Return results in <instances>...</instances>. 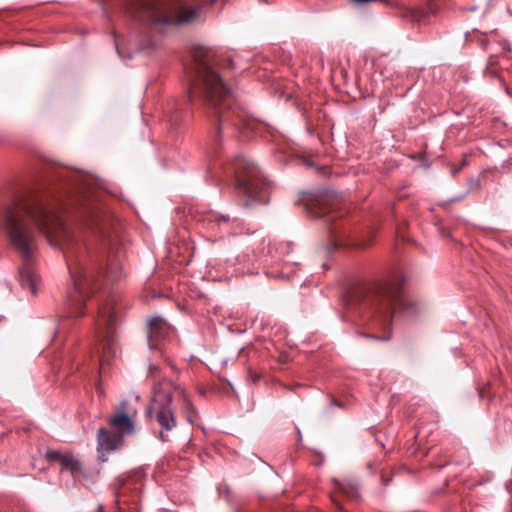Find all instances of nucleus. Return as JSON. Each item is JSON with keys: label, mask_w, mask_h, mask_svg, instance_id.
Returning <instances> with one entry per match:
<instances>
[{"label": "nucleus", "mask_w": 512, "mask_h": 512, "mask_svg": "<svg viewBox=\"0 0 512 512\" xmlns=\"http://www.w3.org/2000/svg\"><path fill=\"white\" fill-rule=\"evenodd\" d=\"M0 226L23 260L19 270L21 286L33 295L37 294V275L31 262L36 254L38 235H45L51 245L62 248L73 284L67 294L68 313L71 317H81L84 303L93 294L98 277L97 262L87 244L38 199L18 197L3 205Z\"/></svg>", "instance_id": "obj_1"}, {"label": "nucleus", "mask_w": 512, "mask_h": 512, "mask_svg": "<svg viewBox=\"0 0 512 512\" xmlns=\"http://www.w3.org/2000/svg\"><path fill=\"white\" fill-rule=\"evenodd\" d=\"M216 61L209 49L200 48L193 53V64L190 68V98H199L207 115L214 120L216 134L226 125H233L242 133L249 128L243 111L234 107L231 90L224 82L215 67Z\"/></svg>", "instance_id": "obj_2"}, {"label": "nucleus", "mask_w": 512, "mask_h": 512, "mask_svg": "<svg viewBox=\"0 0 512 512\" xmlns=\"http://www.w3.org/2000/svg\"><path fill=\"white\" fill-rule=\"evenodd\" d=\"M343 302L361 320L381 328L390 325L395 304L401 305L407 315L417 311L415 303L401 299L399 288L387 282L357 284L348 290Z\"/></svg>", "instance_id": "obj_3"}, {"label": "nucleus", "mask_w": 512, "mask_h": 512, "mask_svg": "<svg viewBox=\"0 0 512 512\" xmlns=\"http://www.w3.org/2000/svg\"><path fill=\"white\" fill-rule=\"evenodd\" d=\"M217 0H199L188 6L184 0H139L135 8L137 19L153 28L164 25H181L195 21L203 8Z\"/></svg>", "instance_id": "obj_4"}, {"label": "nucleus", "mask_w": 512, "mask_h": 512, "mask_svg": "<svg viewBox=\"0 0 512 512\" xmlns=\"http://www.w3.org/2000/svg\"><path fill=\"white\" fill-rule=\"evenodd\" d=\"M237 192L245 198L243 206L263 204L268 200L270 183L260 170L244 157H238L234 163Z\"/></svg>", "instance_id": "obj_5"}, {"label": "nucleus", "mask_w": 512, "mask_h": 512, "mask_svg": "<svg viewBox=\"0 0 512 512\" xmlns=\"http://www.w3.org/2000/svg\"><path fill=\"white\" fill-rule=\"evenodd\" d=\"M125 405V401L121 402L118 412L109 417L108 424L111 430L104 427L98 430V453L103 462L107 460L105 454L120 449L124 444V436L134 432V422L125 411Z\"/></svg>", "instance_id": "obj_6"}, {"label": "nucleus", "mask_w": 512, "mask_h": 512, "mask_svg": "<svg viewBox=\"0 0 512 512\" xmlns=\"http://www.w3.org/2000/svg\"><path fill=\"white\" fill-rule=\"evenodd\" d=\"M172 381L167 378L160 379L153 388V398L147 413L154 418L160 426V438L165 441L164 434L177 426V418L172 409L174 400L171 391Z\"/></svg>", "instance_id": "obj_7"}, {"label": "nucleus", "mask_w": 512, "mask_h": 512, "mask_svg": "<svg viewBox=\"0 0 512 512\" xmlns=\"http://www.w3.org/2000/svg\"><path fill=\"white\" fill-rule=\"evenodd\" d=\"M117 314L112 302H106L99 307L97 325L99 329V337L102 339L103 355L100 359L101 369L104 362L108 361L110 354H115L114 343V325L116 323Z\"/></svg>", "instance_id": "obj_8"}, {"label": "nucleus", "mask_w": 512, "mask_h": 512, "mask_svg": "<svg viewBox=\"0 0 512 512\" xmlns=\"http://www.w3.org/2000/svg\"><path fill=\"white\" fill-rule=\"evenodd\" d=\"M170 332L167 322L161 317H152L148 321L147 340L149 348L154 350L160 341L164 340Z\"/></svg>", "instance_id": "obj_9"}, {"label": "nucleus", "mask_w": 512, "mask_h": 512, "mask_svg": "<svg viewBox=\"0 0 512 512\" xmlns=\"http://www.w3.org/2000/svg\"><path fill=\"white\" fill-rule=\"evenodd\" d=\"M171 391L174 400L182 405L183 411L186 414V419L189 423H193L192 416L197 413L196 408L188 398L184 387L172 382Z\"/></svg>", "instance_id": "obj_10"}, {"label": "nucleus", "mask_w": 512, "mask_h": 512, "mask_svg": "<svg viewBox=\"0 0 512 512\" xmlns=\"http://www.w3.org/2000/svg\"><path fill=\"white\" fill-rule=\"evenodd\" d=\"M335 489L337 492L346 495L347 497L354 499L359 496L358 484L349 479L334 480Z\"/></svg>", "instance_id": "obj_11"}, {"label": "nucleus", "mask_w": 512, "mask_h": 512, "mask_svg": "<svg viewBox=\"0 0 512 512\" xmlns=\"http://www.w3.org/2000/svg\"><path fill=\"white\" fill-rule=\"evenodd\" d=\"M236 262L239 266L236 270V274H255L258 272V266L255 265L253 256L249 254L237 256Z\"/></svg>", "instance_id": "obj_12"}, {"label": "nucleus", "mask_w": 512, "mask_h": 512, "mask_svg": "<svg viewBox=\"0 0 512 512\" xmlns=\"http://www.w3.org/2000/svg\"><path fill=\"white\" fill-rule=\"evenodd\" d=\"M60 464L62 469L70 471L72 475L80 473L82 470L80 461L71 453H65V455L61 457Z\"/></svg>", "instance_id": "obj_13"}, {"label": "nucleus", "mask_w": 512, "mask_h": 512, "mask_svg": "<svg viewBox=\"0 0 512 512\" xmlns=\"http://www.w3.org/2000/svg\"><path fill=\"white\" fill-rule=\"evenodd\" d=\"M465 40L468 42L477 41L483 49H487L489 39L486 35L480 33L478 30H474L471 33L465 34Z\"/></svg>", "instance_id": "obj_14"}, {"label": "nucleus", "mask_w": 512, "mask_h": 512, "mask_svg": "<svg viewBox=\"0 0 512 512\" xmlns=\"http://www.w3.org/2000/svg\"><path fill=\"white\" fill-rule=\"evenodd\" d=\"M330 231L334 237V246H341L345 244L344 240L347 236L346 231L342 230V228L337 225H331Z\"/></svg>", "instance_id": "obj_15"}, {"label": "nucleus", "mask_w": 512, "mask_h": 512, "mask_svg": "<svg viewBox=\"0 0 512 512\" xmlns=\"http://www.w3.org/2000/svg\"><path fill=\"white\" fill-rule=\"evenodd\" d=\"M64 455L65 453H61L56 450H48L45 454L46 458L49 461H58L59 463H61V457H63Z\"/></svg>", "instance_id": "obj_16"}, {"label": "nucleus", "mask_w": 512, "mask_h": 512, "mask_svg": "<svg viewBox=\"0 0 512 512\" xmlns=\"http://www.w3.org/2000/svg\"><path fill=\"white\" fill-rule=\"evenodd\" d=\"M292 268L293 266L292 265H289L288 263H285L282 268H281V271L278 273V274H275L274 276L275 277H280V278H290V272L292 271Z\"/></svg>", "instance_id": "obj_17"}, {"label": "nucleus", "mask_w": 512, "mask_h": 512, "mask_svg": "<svg viewBox=\"0 0 512 512\" xmlns=\"http://www.w3.org/2000/svg\"><path fill=\"white\" fill-rule=\"evenodd\" d=\"M315 217H324L326 218L327 223L331 225V222L334 220V217L328 216V211L326 208H319L317 211L313 212Z\"/></svg>", "instance_id": "obj_18"}, {"label": "nucleus", "mask_w": 512, "mask_h": 512, "mask_svg": "<svg viewBox=\"0 0 512 512\" xmlns=\"http://www.w3.org/2000/svg\"><path fill=\"white\" fill-rule=\"evenodd\" d=\"M85 209L87 210V212H89L91 215L89 216L90 218H87L85 216V222H86V226H93L96 222V216L94 217V210L90 207V204H87V206H85Z\"/></svg>", "instance_id": "obj_19"}, {"label": "nucleus", "mask_w": 512, "mask_h": 512, "mask_svg": "<svg viewBox=\"0 0 512 512\" xmlns=\"http://www.w3.org/2000/svg\"><path fill=\"white\" fill-rule=\"evenodd\" d=\"M358 335L360 337H363V338H366V339H374V340H379V341H387L390 339V336H387V337H378L376 335H373V334H368V333H358Z\"/></svg>", "instance_id": "obj_20"}, {"label": "nucleus", "mask_w": 512, "mask_h": 512, "mask_svg": "<svg viewBox=\"0 0 512 512\" xmlns=\"http://www.w3.org/2000/svg\"><path fill=\"white\" fill-rule=\"evenodd\" d=\"M229 218L225 215H211L210 221H216L218 224H226Z\"/></svg>", "instance_id": "obj_21"}, {"label": "nucleus", "mask_w": 512, "mask_h": 512, "mask_svg": "<svg viewBox=\"0 0 512 512\" xmlns=\"http://www.w3.org/2000/svg\"><path fill=\"white\" fill-rule=\"evenodd\" d=\"M170 122L172 124H177V122H178L177 109L175 110V114L171 115Z\"/></svg>", "instance_id": "obj_22"}, {"label": "nucleus", "mask_w": 512, "mask_h": 512, "mask_svg": "<svg viewBox=\"0 0 512 512\" xmlns=\"http://www.w3.org/2000/svg\"><path fill=\"white\" fill-rule=\"evenodd\" d=\"M500 45L504 51H510L509 43L506 40H504Z\"/></svg>", "instance_id": "obj_23"}, {"label": "nucleus", "mask_w": 512, "mask_h": 512, "mask_svg": "<svg viewBox=\"0 0 512 512\" xmlns=\"http://www.w3.org/2000/svg\"><path fill=\"white\" fill-rule=\"evenodd\" d=\"M176 109H177V112H178V111H182V106H175L174 108H173V107H170V110H171V111L173 110L172 114H175V110H176Z\"/></svg>", "instance_id": "obj_24"}, {"label": "nucleus", "mask_w": 512, "mask_h": 512, "mask_svg": "<svg viewBox=\"0 0 512 512\" xmlns=\"http://www.w3.org/2000/svg\"><path fill=\"white\" fill-rule=\"evenodd\" d=\"M105 277H107L108 279H110L111 281H114L115 278L113 276H111L108 272H106L105 274Z\"/></svg>", "instance_id": "obj_25"}, {"label": "nucleus", "mask_w": 512, "mask_h": 512, "mask_svg": "<svg viewBox=\"0 0 512 512\" xmlns=\"http://www.w3.org/2000/svg\"><path fill=\"white\" fill-rule=\"evenodd\" d=\"M458 172H459V168L454 169V170L452 171L453 175H455V174H456V173H458Z\"/></svg>", "instance_id": "obj_26"}]
</instances>
